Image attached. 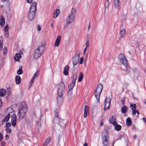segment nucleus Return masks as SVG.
Segmentation results:
<instances>
[{
	"label": "nucleus",
	"instance_id": "nucleus-1",
	"mask_svg": "<svg viewBox=\"0 0 146 146\" xmlns=\"http://www.w3.org/2000/svg\"><path fill=\"white\" fill-rule=\"evenodd\" d=\"M65 91V85L63 82H61L59 84L58 90V97L57 98V100L58 103L61 102L63 100L62 96Z\"/></svg>",
	"mask_w": 146,
	"mask_h": 146
},
{
	"label": "nucleus",
	"instance_id": "nucleus-2",
	"mask_svg": "<svg viewBox=\"0 0 146 146\" xmlns=\"http://www.w3.org/2000/svg\"><path fill=\"white\" fill-rule=\"evenodd\" d=\"M22 106L19 109L17 116L20 119H23L25 116L27 111V106L26 103L23 102L22 103Z\"/></svg>",
	"mask_w": 146,
	"mask_h": 146
},
{
	"label": "nucleus",
	"instance_id": "nucleus-3",
	"mask_svg": "<svg viewBox=\"0 0 146 146\" xmlns=\"http://www.w3.org/2000/svg\"><path fill=\"white\" fill-rule=\"evenodd\" d=\"M36 2H33L31 5L28 15V19L30 20H32L35 17L36 10Z\"/></svg>",
	"mask_w": 146,
	"mask_h": 146
},
{
	"label": "nucleus",
	"instance_id": "nucleus-4",
	"mask_svg": "<svg viewBox=\"0 0 146 146\" xmlns=\"http://www.w3.org/2000/svg\"><path fill=\"white\" fill-rule=\"evenodd\" d=\"M45 48L44 45L43 44L39 46L35 51L33 55L34 58L37 59L43 53Z\"/></svg>",
	"mask_w": 146,
	"mask_h": 146
},
{
	"label": "nucleus",
	"instance_id": "nucleus-5",
	"mask_svg": "<svg viewBox=\"0 0 146 146\" xmlns=\"http://www.w3.org/2000/svg\"><path fill=\"white\" fill-rule=\"evenodd\" d=\"M103 86L101 84H98L95 90L94 95L98 102H100V97L103 89Z\"/></svg>",
	"mask_w": 146,
	"mask_h": 146
},
{
	"label": "nucleus",
	"instance_id": "nucleus-6",
	"mask_svg": "<svg viewBox=\"0 0 146 146\" xmlns=\"http://www.w3.org/2000/svg\"><path fill=\"white\" fill-rule=\"evenodd\" d=\"M76 14V10L72 8L70 14L66 19L67 23L70 24L74 20Z\"/></svg>",
	"mask_w": 146,
	"mask_h": 146
},
{
	"label": "nucleus",
	"instance_id": "nucleus-7",
	"mask_svg": "<svg viewBox=\"0 0 146 146\" xmlns=\"http://www.w3.org/2000/svg\"><path fill=\"white\" fill-rule=\"evenodd\" d=\"M80 54V52H78L72 58V63L74 66L76 65L79 62Z\"/></svg>",
	"mask_w": 146,
	"mask_h": 146
},
{
	"label": "nucleus",
	"instance_id": "nucleus-8",
	"mask_svg": "<svg viewBox=\"0 0 146 146\" xmlns=\"http://www.w3.org/2000/svg\"><path fill=\"white\" fill-rule=\"evenodd\" d=\"M119 58L122 64L124 65H126L127 64V60L125 56L122 54H120L119 56Z\"/></svg>",
	"mask_w": 146,
	"mask_h": 146
},
{
	"label": "nucleus",
	"instance_id": "nucleus-9",
	"mask_svg": "<svg viewBox=\"0 0 146 146\" xmlns=\"http://www.w3.org/2000/svg\"><path fill=\"white\" fill-rule=\"evenodd\" d=\"M111 99L110 97H107L105 101L104 110H107L109 108L110 104Z\"/></svg>",
	"mask_w": 146,
	"mask_h": 146
},
{
	"label": "nucleus",
	"instance_id": "nucleus-10",
	"mask_svg": "<svg viewBox=\"0 0 146 146\" xmlns=\"http://www.w3.org/2000/svg\"><path fill=\"white\" fill-rule=\"evenodd\" d=\"M136 105L134 104H131L130 105V108L133 111L132 113L133 115H135L136 113Z\"/></svg>",
	"mask_w": 146,
	"mask_h": 146
},
{
	"label": "nucleus",
	"instance_id": "nucleus-11",
	"mask_svg": "<svg viewBox=\"0 0 146 146\" xmlns=\"http://www.w3.org/2000/svg\"><path fill=\"white\" fill-rule=\"evenodd\" d=\"M61 39V36H58L54 44V46L55 47L58 46L60 44Z\"/></svg>",
	"mask_w": 146,
	"mask_h": 146
},
{
	"label": "nucleus",
	"instance_id": "nucleus-12",
	"mask_svg": "<svg viewBox=\"0 0 146 146\" xmlns=\"http://www.w3.org/2000/svg\"><path fill=\"white\" fill-rule=\"evenodd\" d=\"M69 68V66H68L66 65L64 68L63 71L64 74L66 75L67 76L68 74V71Z\"/></svg>",
	"mask_w": 146,
	"mask_h": 146
},
{
	"label": "nucleus",
	"instance_id": "nucleus-13",
	"mask_svg": "<svg viewBox=\"0 0 146 146\" xmlns=\"http://www.w3.org/2000/svg\"><path fill=\"white\" fill-rule=\"evenodd\" d=\"M119 0H114V5L116 9H118L119 6Z\"/></svg>",
	"mask_w": 146,
	"mask_h": 146
},
{
	"label": "nucleus",
	"instance_id": "nucleus-14",
	"mask_svg": "<svg viewBox=\"0 0 146 146\" xmlns=\"http://www.w3.org/2000/svg\"><path fill=\"white\" fill-rule=\"evenodd\" d=\"M60 121V119L58 117V115H57L54 118L53 120V123H59Z\"/></svg>",
	"mask_w": 146,
	"mask_h": 146
},
{
	"label": "nucleus",
	"instance_id": "nucleus-15",
	"mask_svg": "<svg viewBox=\"0 0 146 146\" xmlns=\"http://www.w3.org/2000/svg\"><path fill=\"white\" fill-rule=\"evenodd\" d=\"M60 13V11L59 9H57L54 11L53 14V17L54 18L57 17Z\"/></svg>",
	"mask_w": 146,
	"mask_h": 146
},
{
	"label": "nucleus",
	"instance_id": "nucleus-16",
	"mask_svg": "<svg viewBox=\"0 0 146 146\" xmlns=\"http://www.w3.org/2000/svg\"><path fill=\"white\" fill-rule=\"evenodd\" d=\"M21 56L20 53H17L14 56V59L15 61H18L21 58Z\"/></svg>",
	"mask_w": 146,
	"mask_h": 146
},
{
	"label": "nucleus",
	"instance_id": "nucleus-17",
	"mask_svg": "<svg viewBox=\"0 0 146 146\" xmlns=\"http://www.w3.org/2000/svg\"><path fill=\"white\" fill-rule=\"evenodd\" d=\"M125 35V31L124 29H122L120 32V37L123 38Z\"/></svg>",
	"mask_w": 146,
	"mask_h": 146
},
{
	"label": "nucleus",
	"instance_id": "nucleus-18",
	"mask_svg": "<svg viewBox=\"0 0 146 146\" xmlns=\"http://www.w3.org/2000/svg\"><path fill=\"white\" fill-rule=\"evenodd\" d=\"M109 121L111 123L115 125V119L114 116H112L109 119Z\"/></svg>",
	"mask_w": 146,
	"mask_h": 146
},
{
	"label": "nucleus",
	"instance_id": "nucleus-19",
	"mask_svg": "<svg viewBox=\"0 0 146 146\" xmlns=\"http://www.w3.org/2000/svg\"><path fill=\"white\" fill-rule=\"evenodd\" d=\"M23 67L22 66H21L18 70H17V74L18 75H19L23 73V71L22 70Z\"/></svg>",
	"mask_w": 146,
	"mask_h": 146
},
{
	"label": "nucleus",
	"instance_id": "nucleus-20",
	"mask_svg": "<svg viewBox=\"0 0 146 146\" xmlns=\"http://www.w3.org/2000/svg\"><path fill=\"white\" fill-rule=\"evenodd\" d=\"M15 81L17 84H19L21 82V78L20 76H17L15 78Z\"/></svg>",
	"mask_w": 146,
	"mask_h": 146
},
{
	"label": "nucleus",
	"instance_id": "nucleus-21",
	"mask_svg": "<svg viewBox=\"0 0 146 146\" xmlns=\"http://www.w3.org/2000/svg\"><path fill=\"white\" fill-rule=\"evenodd\" d=\"M6 94V90L3 89H1L0 90V96H3Z\"/></svg>",
	"mask_w": 146,
	"mask_h": 146
},
{
	"label": "nucleus",
	"instance_id": "nucleus-22",
	"mask_svg": "<svg viewBox=\"0 0 146 146\" xmlns=\"http://www.w3.org/2000/svg\"><path fill=\"white\" fill-rule=\"evenodd\" d=\"M51 138L50 137H48L44 143V145L46 146L50 142Z\"/></svg>",
	"mask_w": 146,
	"mask_h": 146
},
{
	"label": "nucleus",
	"instance_id": "nucleus-23",
	"mask_svg": "<svg viewBox=\"0 0 146 146\" xmlns=\"http://www.w3.org/2000/svg\"><path fill=\"white\" fill-rule=\"evenodd\" d=\"M75 82L72 81V83L68 85L69 89L71 90L75 85Z\"/></svg>",
	"mask_w": 146,
	"mask_h": 146
},
{
	"label": "nucleus",
	"instance_id": "nucleus-24",
	"mask_svg": "<svg viewBox=\"0 0 146 146\" xmlns=\"http://www.w3.org/2000/svg\"><path fill=\"white\" fill-rule=\"evenodd\" d=\"M5 20L4 19L3 17L1 15V18L0 20V24L1 26H3L5 25Z\"/></svg>",
	"mask_w": 146,
	"mask_h": 146
},
{
	"label": "nucleus",
	"instance_id": "nucleus-25",
	"mask_svg": "<svg viewBox=\"0 0 146 146\" xmlns=\"http://www.w3.org/2000/svg\"><path fill=\"white\" fill-rule=\"evenodd\" d=\"M83 77V74L82 72H80L79 74V76L78 79V81L79 82H80L82 80Z\"/></svg>",
	"mask_w": 146,
	"mask_h": 146
},
{
	"label": "nucleus",
	"instance_id": "nucleus-26",
	"mask_svg": "<svg viewBox=\"0 0 146 146\" xmlns=\"http://www.w3.org/2000/svg\"><path fill=\"white\" fill-rule=\"evenodd\" d=\"M10 117V114L9 113L7 114V116L5 117L4 120H2V122H7V121Z\"/></svg>",
	"mask_w": 146,
	"mask_h": 146
},
{
	"label": "nucleus",
	"instance_id": "nucleus-27",
	"mask_svg": "<svg viewBox=\"0 0 146 146\" xmlns=\"http://www.w3.org/2000/svg\"><path fill=\"white\" fill-rule=\"evenodd\" d=\"M102 137H108V133L107 130H105L102 133Z\"/></svg>",
	"mask_w": 146,
	"mask_h": 146
},
{
	"label": "nucleus",
	"instance_id": "nucleus-28",
	"mask_svg": "<svg viewBox=\"0 0 146 146\" xmlns=\"http://www.w3.org/2000/svg\"><path fill=\"white\" fill-rule=\"evenodd\" d=\"M126 124L129 126L131 124V120L130 117H128L126 120Z\"/></svg>",
	"mask_w": 146,
	"mask_h": 146
},
{
	"label": "nucleus",
	"instance_id": "nucleus-29",
	"mask_svg": "<svg viewBox=\"0 0 146 146\" xmlns=\"http://www.w3.org/2000/svg\"><path fill=\"white\" fill-rule=\"evenodd\" d=\"M127 110V107L126 106H124L121 109V112L123 113H126Z\"/></svg>",
	"mask_w": 146,
	"mask_h": 146
},
{
	"label": "nucleus",
	"instance_id": "nucleus-30",
	"mask_svg": "<svg viewBox=\"0 0 146 146\" xmlns=\"http://www.w3.org/2000/svg\"><path fill=\"white\" fill-rule=\"evenodd\" d=\"M125 67V69L126 71L128 73H129L130 72L131 68L129 66H128V65L127 64H126V65H124Z\"/></svg>",
	"mask_w": 146,
	"mask_h": 146
},
{
	"label": "nucleus",
	"instance_id": "nucleus-31",
	"mask_svg": "<svg viewBox=\"0 0 146 146\" xmlns=\"http://www.w3.org/2000/svg\"><path fill=\"white\" fill-rule=\"evenodd\" d=\"M121 126L119 125H115V129L117 131H119L121 129Z\"/></svg>",
	"mask_w": 146,
	"mask_h": 146
},
{
	"label": "nucleus",
	"instance_id": "nucleus-32",
	"mask_svg": "<svg viewBox=\"0 0 146 146\" xmlns=\"http://www.w3.org/2000/svg\"><path fill=\"white\" fill-rule=\"evenodd\" d=\"M11 123L13 126H15L16 124L17 120L16 119H11Z\"/></svg>",
	"mask_w": 146,
	"mask_h": 146
},
{
	"label": "nucleus",
	"instance_id": "nucleus-33",
	"mask_svg": "<svg viewBox=\"0 0 146 146\" xmlns=\"http://www.w3.org/2000/svg\"><path fill=\"white\" fill-rule=\"evenodd\" d=\"M72 94V92L69 90L68 93V96L69 98H71Z\"/></svg>",
	"mask_w": 146,
	"mask_h": 146
},
{
	"label": "nucleus",
	"instance_id": "nucleus-34",
	"mask_svg": "<svg viewBox=\"0 0 146 146\" xmlns=\"http://www.w3.org/2000/svg\"><path fill=\"white\" fill-rule=\"evenodd\" d=\"M77 78V75L76 74H74L73 76V80L72 81L75 82Z\"/></svg>",
	"mask_w": 146,
	"mask_h": 146
},
{
	"label": "nucleus",
	"instance_id": "nucleus-35",
	"mask_svg": "<svg viewBox=\"0 0 146 146\" xmlns=\"http://www.w3.org/2000/svg\"><path fill=\"white\" fill-rule=\"evenodd\" d=\"M9 29V26L8 25H7L5 26V28L4 29L5 32H8V30Z\"/></svg>",
	"mask_w": 146,
	"mask_h": 146
},
{
	"label": "nucleus",
	"instance_id": "nucleus-36",
	"mask_svg": "<svg viewBox=\"0 0 146 146\" xmlns=\"http://www.w3.org/2000/svg\"><path fill=\"white\" fill-rule=\"evenodd\" d=\"M89 111V107L86 106H85L84 109V112L88 113Z\"/></svg>",
	"mask_w": 146,
	"mask_h": 146
},
{
	"label": "nucleus",
	"instance_id": "nucleus-37",
	"mask_svg": "<svg viewBox=\"0 0 146 146\" xmlns=\"http://www.w3.org/2000/svg\"><path fill=\"white\" fill-rule=\"evenodd\" d=\"M109 0H107V1L105 3V8H107L108 7L109 5Z\"/></svg>",
	"mask_w": 146,
	"mask_h": 146
},
{
	"label": "nucleus",
	"instance_id": "nucleus-38",
	"mask_svg": "<svg viewBox=\"0 0 146 146\" xmlns=\"http://www.w3.org/2000/svg\"><path fill=\"white\" fill-rule=\"evenodd\" d=\"M3 54L4 55H6L7 53V49L6 48H4L3 51Z\"/></svg>",
	"mask_w": 146,
	"mask_h": 146
},
{
	"label": "nucleus",
	"instance_id": "nucleus-39",
	"mask_svg": "<svg viewBox=\"0 0 146 146\" xmlns=\"http://www.w3.org/2000/svg\"><path fill=\"white\" fill-rule=\"evenodd\" d=\"M11 119H16V117L15 114H12L11 115Z\"/></svg>",
	"mask_w": 146,
	"mask_h": 146
},
{
	"label": "nucleus",
	"instance_id": "nucleus-40",
	"mask_svg": "<svg viewBox=\"0 0 146 146\" xmlns=\"http://www.w3.org/2000/svg\"><path fill=\"white\" fill-rule=\"evenodd\" d=\"M108 137H102V140H103V142H108Z\"/></svg>",
	"mask_w": 146,
	"mask_h": 146
},
{
	"label": "nucleus",
	"instance_id": "nucleus-41",
	"mask_svg": "<svg viewBox=\"0 0 146 146\" xmlns=\"http://www.w3.org/2000/svg\"><path fill=\"white\" fill-rule=\"evenodd\" d=\"M42 123V120H41L40 119L39 121H38L37 122V124L39 126L41 125Z\"/></svg>",
	"mask_w": 146,
	"mask_h": 146
},
{
	"label": "nucleus",
	"instance_id": "nucleus-42",
	"mask_svg": "<svg viewBox=\"0 0 146 146\" xmlns=\"http://www.w3.org/2000/svg\"><path fill=\"white\" fill-rule=\"evenodd\" d=\"M11 125V123L9 122H7L6 123V125L5 126L6 127H9Z\"/></svg>",
	"mask_w": 146,
	"mask_h": 146
},
{
	"label": "nucleus",
	"instance_id": "nucleus-43",
	"mask_svg": "<svg viewBox=\"0 0 146 146\" xmlns=\"http://www.w3.org/2000/svg\"><path fill=\"white\" fill-rule=\"evenodd\" d=\"M88 54H87L85 55V58L84 60V62L86 64L87 60L88 57Z\"/></svg>",
	"mask_w": 146,
	"mask_h": 146
},
{
	"label": "nucleus",
	"instance_id": "nucleus-44",
	"mask_svg": "<svg viewBox=\"0 0 146 146\" xmlns=\"http://www.w3.org/2000/svg\"><path fill=\"white\" fill-rule=\"evenodd\" d=\"M86 47L85 48H87L89 45V41L88 40H87L86 43Z\"/></svg>",
	"mask_w": 146,
	"mask_h": 146
},
{
	"label": "nucleus",
	"instance_id": "nucleus-45",
	"mask_svg": "<svg viewBox=\"0 0 146 146\" xmlns=\"http://www.w3.org/2000/svg\"><path fill=\"white\" fill-rule=\"evenodd\" d=\"M37 30L38 31H40L41 30V27L38 24L37 25Z\"/></svg>",
	"mask_w": 146,
	"mask_h": 146
},
{
	"label": "nucleus",
	"instance_id": "nucleus-46",
	"mask_svg": "<svg viewBox=\"0 0 146 146\" xmlns=\"http://www.w3.org/2000/svg\"><path fill=\"white\" fill-rule=\"evenodd\" d=\"M84 60V58L83 57H82L80 58V64H82L83 63V61Z\"/></svg>",
	"mask_w": 146,
	"mask_h": 146
},
{
	"label": "nucleus",
	"instance_id": "nucleus-47",
	"mask_svg": "<svg viewBox=\"0 0 146 146\" xmlns=\"http://www.w3.org/2000/svg\"><path fill=\"white\" fill-rule=\"evenodd\" d=\"M5 131L6 132L10 133L11 131V129L10 128H7L6 129Z\"/></svg>",
	"mask_w": 146,
	"mask_h": 146
},
{
	"label": "nucleus",
	"instance_id": "nucleus-48",
	"mask_svg": "<svg viewBox=\"0 0 146 146\" xmlns=\"http://www.w3.org/2000/svg\"><path fill=\"white\" fill-rule=\"evenodd\" d=\"M38 74H36V72L33 75L32 78H33V79H34L38 76Z\"/></svg>",
	"mask_w": 146,
	"mask_h": 146
},
{
	"label": "nucleus",
	"instance_id": "nucleus-49",
	"mask_svg": "<svg viewBox=\"0 0 146 146\" xmlns=\"http://www.w3.org/2000/svg\"><path fill=\"white\" fill-rule=\"evenodd\" d=\"M3 139V136L1 133H0V141H2Z\"/></svg>",
	"mask_w": 146,
	"mask_h": 146
},
{
	"label": "nucleus",
	"instance_id": "nucleus-50",
	"mask_svg": "<svg viewBox=\"0 0 146 146\" xmlns=\"http://www.w3.org/2000/svg\"><path fill=\"white\" fill-rule=\"evenodd\" d=\"M3 105V102L1 100H0V110H1L2 107Z\"/></svg>",
	"mask_w": 146,
	"mask_h": 146
},
{
	"label": "nucleus",
	"instance_id": "nucleus-51",
	"mask_svg": "<svg viewBox=\"0 0 146 146\" xmlns=\"http://www.w3.org/2000/svg\"><path fill=\"white\" fill-rule=\"evenodd\" d=\"M104 146H107L108 142H103Z\"/></svg>",
	"mask_w": 146,
	"mask_h": 146
},
{
	"label": "nucleus",
	"instance_id": "nucleus-52",
	"mask_svg": "<svg viewBox=\"0 0 146 146\" xmlns=\"http://www.w3.org/2000/svg\"><path fill=\"white\" fill-rule=\"evenodd\" d=\"M34 80V79L33 78H32V79L31 80L30 85H32V84L33 83Z\"/></svg>",
	"mask_w": 146,
	"mask_h": 146
},
{
	"label": "nucleus",
	"instance_id": "nucleus-53",
	"mask_svg": "<svg viewBox=\"0 0 146 146\" xmlns=\"http://www.w3.org/2000/svg\"><path fill=\"white\" fill-rule=\"evenodd\" d=\"M5 33V36L6 38H7L9 36L8 32H6Z\"/></svg>",
	"mask_w": 146,
	"mask_h": 146
},
{
	"label": "nucleus",
	"instance_id": "nucleus-54",
	"mask_svg": "<svg viewBox=\"0 0 146 146\" xmlns=\"http://www.w3.org/2000/svg\"><path fill=\"white\" fill-rule=\"evenodd\" d=\"M3 42V38L2 37L0 38V44H2Z\"/></svg>",
	"mask_w": 146,
	"mask_h": 146
},
{
	"label": "nucleus",
	"instance_id": "nucleus-55",
	"mask_svg": "<svg viewBox=\"0 0 146 146\" xmlns=\"http://www.w3.org/2000/svg\"><path fill=\"white\" fill-rule=\"evenodd\" d=\"M88 113L84 112V118H86L87 116V113Z\"/></svg>",
	"mask_w": 146,
	"mask_h": 146
},
{
	"label": "nucleus",
	"instance_id": "nucleus-56",
	"mask_svg": "<svg viewBox=\"0 0 146 146\" xmlns=\"http://www.w3.org/2000/svg\"><path fill=\"white\" fill-rule=\"evenodd\" d=\"M90 27H91L90 24V23H89V25L88 26V31H89L90 30Z\"/></svg>",
	"mask_w": 146,
	"mask_h": 146
},
{
	"label": "nucleus",
	"instance_id": "nucleus-57",
	"mask_svg": "<svg viewBox=\"0 0 146 146\" xmlns=\"http://www.w3.org/2000/svg\"><path fill=\"white\" fill-rule=\"evenodd\" d=\"M5 142L4 141H3L1 143V146H5Z\"/></svg>",
	"mask_w": 146,
	"mask_h": 146
},
{
	"label": "nucleus",
	"instance_id": "nucleus-58",
	"mask_svg": "<svg viewBox=\"0 0 146 146\" xmlns=\"http://www.w3.org/2000/svg\"><path fill=\"white\" fill-rule=\"evenodd\" d=\"M51 27L52 28H53V26L54 25V21H52L51 23Z\"/></svg>",
	"mask_w": 146,
	"mask_h": 146
},
{
	"label": "nucleus",
	"instance_id": "nucleus-59",
	"mask_svg": "<svg viewBox=\"0 0 146 146\" xmlns=\"http://www.w3.org/2000/svg\"><path fill=\"white\" fill-rule=\"evenodd\" d=\"M2 121V120L1 119V118H0V126L2 125L3 124V122Z\"/></svg>",
	"mask_w": 146,
	"mask_h": 146
},
{
	"label": "nucleus",
	"instance_id": "nucleus-60",
	"mask_svg": "<svg viewBox=\"0 0 146 146\" xmlns=\"http://www.w3.org/2000/svg\"><path fill=\"white\" fill-rule=\"evenodd\" d=\"M27 2L29 3H31L32 1V0H27Z\"/></svg>",
	"mask_w": 146,
	"mask_h": 146
},
{
	"label": "nucleus",
	"instance_id": "nucleus-61",
	"mask_svg": "<svg viewBox=\"0 0 146 146\" xmlns=\"http://www.w3.org/2000/svg\"><path fill=\"white\" fill-rule=\"evenodd\" d=\"M8 111H9L10 110L11 111H13V109L11 108H8Z\"/></svg>",
	"mask_w": 146,
	"mask_h": 146
},
{
	"label": "nucleus",
	"instance_id": "nucleus-62",
	"mask_svg": "<svg viewBox=\"0 0 146 146\" xmlns=\"http://www.w3.org/2000/svg\"><path fill=\"white\" fill-rule=\"evenodd\" d=\"M124 102H125L124 100H121V104H123L124 103Z\"/></svg>",
	"mask_w": 146,
	"mask_h": 146
},
{
	"label": "nucleus",
	"instance_id": "nucleus-63",
	"mask_svg": "<svg viewBox=\"0 0 146 146\" xmlns=\"http://www.w3.org/2000/svg\"><path fill=\"white\" fill-rule=\"evenodd\" d=\"M143 121L146 123V118H144Z\"/></svg>",
	"mask_w": 146,
	"mask_h": 146
},
{
	"label": "nucleus",
	"instance_id": "nucleus-64",
	"mask_svg": "<svg viewBox=\"0 0 146 146\" xmlns=\"http://www.w3.org/2000/svg\"><path fill=\"white\" fill-rule=\"evenodd\" d=\"M84 146H88V144L87 143H85L84 144Z\"/></svg>",
	"mask_w": 146,
	"mask_h": 146
}]
</instances>
